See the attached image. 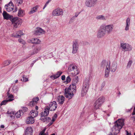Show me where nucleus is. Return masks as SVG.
Returning a JSON list of instances; mask_svg holds the SVG:
<instances>
[{
	"label": "nucleus",
	"mask_w": 135,
	"mask_h": 135,
	"mask_svg": "<svg viewBox=\"0 0 135 135\" xmlns=\"http://www.w3.org/2000/svg\"><path fill=\"white\" fill-rule=\"evenodd\" d=\"M78 77L75 79L76 81L73 82V84L70 85L68 88H66L65 90V95L66 97L68 98L69 99H71L73 96V91L75 92L76 84H77L78 81Z\"/></svg>",
	"instance_id": "f257e3e1"
},
{
	"label": "nucleus",
	"mask_w": 135,
	"mask_h": 135,
	"mask_svg": "<svg viewBox=\"0 0 135 135\" xmlns=\"http://www.w3.org/2000/svg\"><path fill=\"white\" fill-rule=\"evenodd\" d=\"M124 120L123 119H119L114 123V125L112 128L114 135H117L119 133L120 129L124 125Z\"/></svg>",
	"instance_id": "f03ea898"
},
{
	"label": "nucleus",
	"mask_w": 135,
	"mask_h": 135,
	"mask_svg": "<svg viewBox=\"0 0 135 135\" xmlns=\"http://www.w3.org/2000/svg\"><path fill=\"white\" fill-rule=\"evenodd\" d=\"M68 70L73 76H75L79 73V71L77 66L75 64H71L69 66Z\"/></svg>",
	"instance_id": "7ed1b4c3"
},
{
	"label": "nucleus",
	"mask_w": 135,
	"mask_h": 135,
	"mask_svg": "<svg viewBox=\"0 0 135 135\" xmlns=\"http://www.w3.org/2000/svg\"><path fill=\"white\" fill-rule=\"evenodd\" d=\"M101 64L102 67H104L105 66L106 67L105 71V78H107L109 75V69L110 67V63L109 62H107L104 60L102 61Z\"/></svg>",
	"instance_id": "20e7f679"
},
{
	"label": "nucleus",
	"mask_w": 135,
	"mask_h": 135,
	"mask_svg": "<svg viewBox=\"0 0 135 135\" xmlns=\"http://www.w3.org/2000/svg\"><path fill=\"white\" fill-rule=\"evenodd\" d=\"M102 25L105 30L106 33L109 34L111 33L113 31L114 27V25L113 24L106 25L105 24H103Z\"/></svg>",
	"instance_id": "39448f33"
},
{
	"label": "nucleus",
	"mask_w": 135,
	"mask_h": 135,
	"mask_svg": "<svg viewBox=\"0 0 135 135\" xmlns=\"http://www.w3.org/2000/svg\"><path fill=\"white\" fill-rule=\"evenodd\" d=\"M104 102V98L102 97H100L96 101L94 104V108L98 109L100 107Z\"/></svg>",
	"instance_id": "423d86ee"
},
{
	"label": "nucleus",
	"mask_w": 135,
	"mask_h": 135,
	"mask_svg": "<svg viewBox=\"0 0 135 135\" xmlns=\"http://www.w3.org/2000/svg\"><path fill=\"white\" fill-rule=\"evenodd\" d=\"M11 21L13 24L14 27L15 28H17L18 26L20 25L21 24V20L19 19L17 17H14L12 18L11 19Z\"/></svg>",
	"instance_id": "0eeeda50"
},
{
	"label": "nucleus",
	"mask_w": 135,
	"mask_h": 135,
	"mask_svg": "<svg viewBox=\"0 0 135 135\" xmlns=\"http://www.w3.org/2000/svg\"><path fill=\"white\" fill-rule=\"evenodd\" d=\"M97 0H86L85 4L86 6L89 7H94L96 4Z\"/></svg>",
	"instance_id": "6e6552de"
},
{
	"label": "nucleus",
	"mask_w": 135,
	"mask_h": 135,
	"mask_svg": "<svg viewBox=\"0 0 135 135\" xmlns=\"http://www.w3.org/2000/svg\"><path fill=\"white\" fill-rule=\"evenodd\" d=\"M106 33L105 30L101 25L100 26V29L98 31L97 37L99 38H101L104 36Z\"/></svg>",
	"instance_id": "1a4fd4ad"
},
{
	"label": "nucleus",
	"mask_w": 135,
	"mask_h": 135,
	"mask_svg": "<svg viewBox=\"0 0 135 135\" xmlns=\"http://www.w3.org/2000/svg\"><path fill=\"white\" fill-rule=\"evenodd\" d=\"M63 13V12L62 9L58 8L53 11L52 15L54 16H59L62 15Z\"/></svg>",
	"instance_id": "9d476101"
},
{
	"label": "nucleus",
	"mask_w": 135,
	"mask_h": 135,
	"mask_svg": "<svg viewBox=\"0 0 135 135\" xmlns=\"http://www.w3.org/2000/svg\"><path fill=\"white\" fill-rule=\"evenodd\" d=\"M5 8L8 12L12 11L14 8V5L11 1L9 3L5 5Z\"/></svg>",
	"instance_id": "9b49d317"
},
{
	"label": "nucleus",
	"mask_w": 135,
	"mask_h": 135,
	"mask_svg": "<svg viewBox=\"0 0 135 135\" xmlns=\"http://www.w3.org/2000/svg\"><path fill=\"white\" fill-rule=\"evenodd\" d=\"M7 113L8 114H9V116L11 117L12 118L14 116V114H15V115L17 118H20L22 114V110H19V111L17 112L16 113H14V112H9V111H7Z\"/></svg>",
	"instance_id": "f8f14e48"
},
{
	"label": "nucleus",
	"mask_w": 135,
	"mask_h": 135,
	"mask_svg": "<svg viewBox=\"0 0 135 135\" xmlns=\"http://www.w3.org/2000/svg\"><path fill=\"white\" fill-rule=\"evenodd\" d=\"M120 46L122 49L124 50L125 51H130L132 50L131 46L127 43H121Z\"/></svg>",
	"instance_id": "ddd939ff"
},
{
	"label": "nucleus",
	"mask_w": 135,
	"mask_h": 135,
	"mask_svg": "<svg viewBox=\"0 0 135 135\" xmlns=\"http://www.w3.org/2000/svg\"><path fill=\"white\" fill-rule=\"evenodd\" d=\"M57 106V105L56 102L53 101L50 103L47 108L51 111H54L56 109Z\"/></svg>",
	"instance_id": "4468645a"
},
{
	"label": "nucleus",
	"mask_w": 135,
	"mask_h": 135,
	"mask_svg": "<svg viewBox=\"0 0 135 135\" xmlns=\"http://www.w3.org/2000/svg\"><path fill=\"white\" fill-rule=\"evenodd\" d=\"M78 48V41L77 40L73 41V45L72 52L73 54H74L77 52Z\"/></svg>",
	"instance_id": "2eb2a0df"
},
{
	"label": "nucleus",
	"mask_w": 135,
	"mask_h": 135,
	"mask_svg": "<svg viewBox=\"0 0 135 135\" xmlns=\"http://www.w3.org/2000/svg\"><path fill=\"white\" fill-rule=\"evenodd\" d=\"M117 66V64L115 62H113L112 63V65L110 66L109 69V73L110 70L111 72H114L115 71Z\"/></svg>",
	"instance_id": "dca6fc26"
},
{
	"label": "nucleus",
	"mask_w": 135,
	"mask_h": 135,
	"mask_svg": "<svg viewBox=\"0 0 135 135\" xmlns=\"http://www.w3.org/2000/svg\"><path fill=\"white\" fill-rule=\"evenodd\" d=\"M28 42L29 43L35 44H39L41 43L40 40L36 38H33L31 39L28 40Z\"/></svg>",
	"instance_id": "f3484780"
},
{
	"label": "nucleus",
	"mask_w": 135,
	"mask_h": 135,
	"mask_svg": "<svg viewBox=\"0 0 135 135\" xmlns=\"http://www.w3.org/2000/svg\"><path fill=\"white\" fill-rule=\"evenodd\" d=\"M45 32V31L42 29L40 28H37L36 30L35 31L34 34L36 35H40L43 34Z\"/></svg>",
	"instance_id": "a211bd4d"
},
{
	"label": "nucleus",
	"mask_w": 135,
	"mask_h": 135,
	"mask_svg": "<svg viewBox=\"0 0 135 135\" xmlns=\"http://www.w3.org/2000/svg\"><path fill=\"white\" fill-rule=\"evenodd\" d=\"M41 48L40 47H38L35 48L31 54L30 55V56H28L26 57V58L25 59V60L29 58L31 55H33L38 53L40 50Z\"/></svg>",
	"instance_id": "6ab92c4d"
},
{
	"label": "nucleus",
	"mask_w": 135,
	"mask_h": 135,
	"mask_svg": "<svg viewBox=\"0 0 135 135\" xmlns=\"http://www.w3.org/2000/svg\"><path fill=\"white\" fill-rule=\"evenodd\" d=\"M39 100V98L38 97H36L35 98H33L32 101L30 102L29 103V105L31 107L33 106L36 105L37 103V101Z\"/></svg>",
	"instance_id": "aec40b11"
},
{
	"label": "nucleus",
	"mask_w": 135,
	"mask_h": 135,
	"mask_svg": "<svg viewBox=\"0 0 135 135\" xmlns=\"http://www.w3.org/2000/svg\"><path fill=\"white\" fill-rule=\"evenodd\" d=\"M49 110L48 108H45L44 111L42 112L41 113V117H42L47 116L49 113Z\"/></svg>",
	"instance_id": "412c9836"
},
{
	"label": "nucleus",
	"mask_w": 135,
	"mask_h": 135,
	"mask_svg": "<svg viewBox=\"0 0 135 135\" xmlns=\"http://www.w3.org/2000/svg\"><path fill=\"white\" fill-rule=\"evenodd\" d=\"M89 79H86L83 82L82 87L88 89L89 86Z\"/></svg>",
	"instance_id": "4be33fe9"
},
{
	"label": "nucleus",
	"mask_w": 135,
	"mask_h": 135,
	"mask_svg": "<svg viewBox=\"0 0 135 135\" xmlns=\"http://www.w3.org/2000/svg\"><path fill=\"white\" fill-rule=\"evenodd\" d=\"M4 19L6 20L10 19L11 20L13 17L9 15L6 11H4L2 13Z\"/></svg>",
	"instance_id": "5701e85b"
},
{
	"label": "nucleus",
	"mask_w": 135,
	"mask_h": 135,
	"mask_svg": "<svg viewBox=\"0 0 135 135\" xmlns=\"http://www.w3.org/2000/svg\"><path fill=\"white\" fill-rule=\"evenodd\" d=\"M23 35L24 33L22 32L21 31H20L17 32L15 35L14 34H12V36L16 38H20L21 36Z\"/></svg>",
	"instance_id": "b1692460"
},
{
	"label": "nucleus",
	"mask_w": 135,
	"mask_h": 135,
	"mask_svg": "<svg viewBox=\"0 0 135 135\" xmlns=\"http://www.w3.org/2000/svg\"><path fill=\"white\" fill-rule=\"evenodd\" d=\"M65 101V98L62 95H59L58 97L57 102L60 104H62Z\"/></svg>",
	"instance_id": "393cba45"
},
{
	"label": "nucleus",
	"mask_w": 135,
	"mask_h": 135,
	"mask_svg": "<svg viewBox=\"0 0 135 135\" xmlns=\"http://www.w3.org/2000/svg\"><path fill=\"white\" fill-rule=\"evenodd\" d=\"M33 130L31 127H28L26 129L25 135H32Z\"/></svg>",
	"instance_id": "a878e982"
},
{
	"label": "nucleus",
	"mask_w": 135,
	"mask_h": 135,
	"mask_svg": "<svg viewBox=\"0 0 135 135\" xmlns=\"http://www.w3.org/2000/svg\"><path fill=\"white\" fill-rule=\"evenodd\" d=\"M35 122V120L34 118L30 116L27 119L26 121V123L27 124H32Z\"/></svg>",
	"instance_id": "bb28decb"
},
{
	"label": "nucleus",
	"mask_w": 135,
	"mask_h": 135,
	"mask_svg": "<svg viewBox=\"0 0 135 135\" xmlns=\"http://www.w3.org/2000/svg\"><path fill=\"white\" fill-rule=\"evenodd\" d=\"M62 73V72L61 71H58L55 75L51 76L50 78H53V79H55L59 77Z\"/></svg>",
	"instance_id": "cd10ccee"
},
{
	"label": "nucleus",
	"mask_w": 135,
	"mask_h": 135,
	"mask_svg": "<svg viewBox=\"0 0 135 135\" xmlns=\"http://www.w3.org/2000/svg\"><path fill=\"white\" fill-rule=\"evenodd\" d=\"M130 24V20L129 18H128L126 20V26L125 28V30L127 31L129 30V27Z\"/></svg>",
	"instance_id": "c85d7f7f"
},
{
	"label": "nucleus",
	"mask_w": 135,
	"mask_h": 135,
	"mask_svg": "<svg viewBox=\"0 0 135 135\" xmlns=\"http://www.w3.org/2000/svg\"><path fill=\"white\" fill-rule=\"evenodd\" d=\"M96 20L105 21L106 20V17L103 15H100L97 16L95 17Z\"/></svg>",
	"instance_id": "c756f323"
},
{
	"label": "nucleus",
	"mask_w": 135,
	"mask_h": 135,
	"mask_svg": "<svg viewBox=\"0 0 135 135\" xmlns=\"http://www.w3.org/2000/svg\"><path fill=\"white\" fill-rule=\"evenodd\" d=\"M39 7V6L36 5L35 7H34L31 9V10L29 12L30 14H32L36 12L37 11V9Z\"/></svg>",
	"instance_id": "7c9ffc66"
},
{
	"label": "nucleus",
	"mask_w": 135,
	"mask_h": 135,
	"mask_svg": "<svg viewBox=\"0 0 135 135\" xmlns=\"http://www.w3.org/2000/svg\"><path fill=\"white\" fill-rule=\"evenodd\" d=\"M88 90V89L82 87L81 93V96L83 97L85 95Z\"/></svg>",
	"instance_id": "2f4dec72"
},
{
	"label": "nucleus",
	"mask_w": 135,
	"mask_h": 135,
	"mask_svg": "<svg viewBox=\"0 0 135 135\" xmlns=\"http://www.w3.org/2000/svg\"><path fill=\"white\" fill-rule=\"evenodd\" d=\"M14 99H8L6 100H3L1 103V105H5L8 102H11L13 101Z\"/></svg>",
	"instance_id": "473e14b6"
},
{
	"label": "nucleus",
	"mask_w": 135,
	"mask_h": 135,
	"mask_svg": "<svg viewBox=\"0 0 135 135\" xmlns=\"http://www.w3.org/2000/svg\"><path fill=\"white\" fill-rule=\"evenodd\" d=\"M31 113L32 114L31 116L33 117V118L37 115L38 112L37 111L32 110L31 111Z\"/></svg>",
	"instance_id": "72a5a7b5"
},
{
	"label": "nucleus",
	"mask_w": 135,
	"mask_h": 135,
	"mask_svg": "<svg viewBox=\"0 0 135 135\" xmlns=\"http://www.w3.org/2000/svg\"><path fill=\"white\" fill-rule=\"evenodd\" d=\"M23 11L21 8L18 9V16H19L21 17L23 16Z\"/></svg>",
	"instance_id": "f704fd0d"
},
{
	"label": "nucleus",
	"mask_w": 135,
	"mask_h": 135,
	"mask_svg": "<svg viewBox=\"0 0 135 135\" xmlns=\"http://www.w3.org/2000/svg\"><path fill=\"white\" fill-rule=\"evenodd\" d=\"M11 61L10 60H7L4 61L3 64L4 66H6L9 65L11 63Z\"/></svg>",
	"instance_id": "c9c22d12"
},
{
	"label": "nucleus",
	"mask_w": 135,
	"mask_h": 135,
	"mask_svg": "<svg viewBox=\"0 0 135 135\" xmlns=\"http://www.w3.org/2000/svg\"><path fill=\"white\" fill-rule=\"evenodd\" d=\"M9 90L7 93V95L8 96V99H13V95L12 94H10L9 93Z\"/></svg>",
	"instance_id": "e433bc0d"
},
{
	"label": "nucleus",
	"mask_w": 135,
	"mask_h": 135,
	"mask_svg": "<svg viewBox=\"0 0 135 135\" xmlns=\"http://www.w3.org/2000/svg\"><path fill=\"white\" fill-rule=\"evenodd\" d=\"M13 91L15 92H17L18 90V88L16 86H14L12 88Z\"/></svg>",
	"instance_id": "4c0bfd02"
},
{
	"label": "nucleus",
	"mask_w": 135,
	"mask_h": 135,
	"mask_svg": "<svg viewBox=\"0 0 135 135\" xmlns=\"http://www.w3.org/2000/svg\"><path fill=\"white\" fill-rule=\"evenodd\" d=\"M132 63V60H129L128 63V64L127 65V68H129Z\"/></svg>",
	"instance_id": "58836bf2"
},
{
	"label": "nucleus",
	"mask_w": 135,
	"mask_h": 135,
	"mask_svg": "<svg viewBox=\"0 0 135 135\" xmlns=\"http://www.w3.org/2000/svg\"><path fill=\"white\" fill-rule=\"evenodd\" d=\"M19 42L23 44H26V42L23 39H19L18 40Z\"/></svg>",
	"instance_id": "ea45409f"
},
{
	"label": "nucleus",
	"mask_w": 135,
	"mask_h": 135,
	"mask_svg": "<svg viewBox=\"0 0 135 135\" xmlns=\"http://www.w3.org/2000/svg\"><path fill=\"white\" fill-rule=\"evenodd\" d=\"M71 79L69 76H68L66 78V81L67 83H69L71 81Z\"/></svg>",
	"instance_id": "a19ab883"
},
{
	"label": "nucleus",
	"mask_w": 135,
	"mask_h": 135,
	"mask_svg": "<svg viewBox=\"0 0 135 135\" xmlns=\"http://www.w3.org/2000/svg\"><path fill=\"white\" fill-rule=\"evenodd\" d=\"M41 119L44 122L47 121V118L46 117H44V118H42Z\"/></svg>",
	"instance_id": "79ce46f5"
},
{
	"label": "nucleus",
	"mask_w": 135,
	"mask_h": 135,
	"mask_svg": "<svg viewBox=\"0 0 135 135\" xmlns=\"http://www.w3.org/2000/svg\"><path fill=\"white\" fill-rule=\"evenodd\" d=\"M23 81L26 82V81H28V78H27L26 77H25L23 76Z\"/></svg>",
	"instance_id": "37998d69"
},
{
	"label": "nucleus",
	"mask_w": 135,
	"mask_h": 135,
	"mask_svg": "<svg viewBox=\"0 0 135 135\" xmlns=\"http://www.w3.org/2000/svg\"><path fill=\"white\" fill-rule=\"evenodd\" d=\"M17 1L19 4H21L23 2V0H17Z\"/></svg>",
	"instance_id": "c03bdc74"
},
{
	"label": "nucleus",
	"mask_w": 135,
	"mask_h": 135,
	"mask_svg": "<svg viewBox=\"0 0 135 135\" xmlns=\"http://www.w3.org/2000/svg\"><path fill=\"white\" fill-rule=\"evenodd\" d=\"M65 75H63L61 76V79L62 80H64L65 79Z\"/></svg>",
	"instance_id": "a18cd8bd"
},
{
	"label": "nucleus",
	"mask_w": 135,
	"mask_h": 135,
	"mask_svg": "<svg viewBox=\"0 0 135 135\" xmlns=\"http://www.w3.org/2000/svg\"><path fill=\"white\" fill-rule=\"evenodd\" d=\"M105 85V83H103L101 85V89L102 90V88H103Z\"/></svg>",
	"instance_id": "49530a36"
},
{
	"label": "nucleus",
	"mask_w": 135,
	"mask_h": 135,
	"mask_svg": "<svg viewBox=\"0 0 135 135\" xmlns=\"http://www.w3.org/2000/svg\"><path fill=\"white\" fill-rule=\"evenodd\" d=\"M17 11V8L16 6H15V10L13 11V12H16Z\"/></svg>",
	"instance_id": "de8ad7c7"
},
{
	"label": "nucleus",
	"mask_w": 135,
	"mask_h": 135,
	"mask_svg": "<svg viewBox=\"0 0 135 135\" xmlns=\"http://www.w3.org/2000/svg\"><path fill=\"white\" fill-rule=\"evenodd\" d=\"M57 114H55L54 116L53 117V118L56 119L57 117Z\"/></svg>",
	"instance_id": "09e8293b"
},
{
	"label": "nucleus",
	"mask_w": 135,
	"mask_h": 135,
	"mask_svg": "<svg viewBox=\"0 0 135 135\" xmlns=\"http://www.w3.org/2000/svg\"><path fill=\"white\" fill-rule=\"evenodd\" d=\"M80 12L78 13H75V17H78V15H79L80 13Z\"/></svg>",
	"instance_id": "8fccbe9b"
},
{
	"label": "nucleus",
	"mask_w": 135,
	"mask_h": 135,
	"mask_svg": "<svg viewBox=\"0 0 135 135\" xmlns=\"http://www.w3.org/2000/svg\"><path fill=\"white\" fill-rule=\"evenodd\" d=\"M48 4H47L46 3V4L44 5L43 8V9H44L46 7V6H47Z\"/></svg>",
	"instance_id": "3c124183"
},
{
	"label": "nucleus",
	"mask_w": 135,
	"mask_h": 135,
	"mask_svg": "<svg viewBox=\"0 0 135 135\" xmlns=\"http://www.w3.org/2000/svg\"><path fill=\"white\" fill-rule=\"evenodd\" d=\"M127 132V135H131V134L130 133L128 132L127 131H126Z\"/></svg>",
	"instance_id": "603ef678"
},
{
	"label": "nucleus",
	"mask_w": 135,
	"mask_h": 135,
	"mask_svg": "<svg viewBox=\"0 0 135 135\" xmlns=\"http://www.w3.org/2000/svg\"><path fill=\"white\" fill-rule=\"evenodd\" d=\"M53 123V122H52V121H51L48 124V125L49 126H50Z\"/></svg>",
	"instance_id": "864d4df0"
},
{
	"label": "nucleus",
	"mask_w": 135,
	"mask_h": 135,
	"mask_svg": "<svg viewBox=\"0 0 135 135\" xmlns=\"http://www.w3.org/2000/svg\"><path fill=\"white\" fill-rule=\"evenodd\" d=\"M56 119L52 117V120L51 121H52V122H54L55 121Z\"/></svg>",
	"instance_id": "5fc2aeb1"
},
{
	"label": "nucleus",
	"mask_w": 135,
	"mask_h": 135,
	"mask_svg": "<svg viewBox=\"0 0 135 135\" xmlns=\"http://www.w3.org/2000/svg\"><path fill=\"white\" fill-rule=\"evenodd\" d=\"M23 109L24 110H25V111H26V110H27V108L26 107H23Z\"/></svg>",
	"instance_id": "6e6d98bb"
},
{
	"label": "nucleus",
	"mask_w": 135,
	"mask_h": 135,
	"mask_svg": "<svg viewBox=\"0 0 135 135\" xmlns=\"http://www.w3.org/2000/svg\"><path fill=\"white\" fill-rule=\"evenodd\" d=\"M38 60V59H36L34 61H33V63H35L36 61H37Z\"/></svg>",
	"instance_id": "4d7b16f0"
},
{
	"label": "nucleus",
	"mask_w": 135,
	"mask_h": 135,
	"mask_svg": "<svg viewBox=\"0 0 135 135\" xmlns=\"http://www.w3.org/2000/svg\"><path fill=\"white\" fill-rule=\"evenodd\" d=\"M51 1V0H48L47 2L46 3H47V4H48L49 3V2H50Z\"/></svg>",
	"instance_id": "13d9d810"
},
{
	"label": "nucleus",
	"mask_w": 135,
	"mask_h": 135,
	"mask_svg": "<svg viewBox=\"0 0 135 135\" xmlns=\"http://www.w3.org/2000/svg\"><path fill=\"white\" fill-rule=\"evenodd\" d=\"M4 125H2L1 126V128H4Z\"/></svg>",
	"instance_id": "bf43d9fd"
},
{
	"label": "nucleus",
	"mask_w": 135,
	"mask_h": 135,
	"mask_svg": "<svg viewBox=\"0 0 135 135\" xmlns=\"http://www.w3.org/2000/svg\"><path fill=\"white\" fill-rule=\"evenodd\" d=\"M47 121H49V120H50V117H47Z\"/></svg>",
	"instance_id": "052dcab7"
},
{
	"label": "nucleus",
	"mask_w": 135,
	"mask_h": 135,
	"mask_svg": "<svg viewBox=\"0 0 135 135\" xmlns=\"http://www.w3.org/2000/svg\"><path fill=\"white\" fill-rule=\"evenodd\" d=\"M34 64V63H33V62L32 63H31V65H30L31 66V67H32L33 66V65Z\"/></svg>",
	"instance_id": "680f3d73"
},
{
	"label": "nucleus",
	"mask_w": 135,
	"mask_h": 135,
	"mask_svg": "<svg viewBox=\"0 0 135 135\" xmlns=\"http://www.w3.org/2000/svg\"><path fill=\"white\" fill-rule=\"evenodd\" d=\"M35 109L36 110H37L38 109V107L37 106H36L35 107Z\"/></svg>",
	"instance_id": "e2e57ef3"
},
{
	"label": "nucleus",
	"mask_w": 135,
	"mask_h": 135,
	"mask_svg": "<svg viewBox=\"0 0 135 135\" xmlns=\"http://www.w3.org/2000/svg\"><path fill=\"white\" fill-rule=\"evenodd\" d=\"M18 80H17L15 81V83H17L18 82Z\"/></svg>",
	"instance_id": "0e129e2a"
},
{
	"label": "nucleus",
	"mask_w": 135,
	"mask_h": 135,
	"mask_svg": "<svg viewBox=\"0 0 135 135\" xmlns=\"http://www.w3.org/2000/svg\"><path fill=\"white\" fill-rule=\"evenodd\" d=\"M108 135H113L112 133H110Z\"/></svg>",
	"instance_id": "69168bd1"
},
{
	"label": "nucleus",
	"mask_w": 135,
	"mask_h": 135,
	"mask_svg": "<svg viewBox=\"0 0 135 135\" xmlns=\"http://www.w3.org/2000/svg\"><path fill=\"white\" fill-rule=\"evenodd\" d=\"M134 135H135V132H134Z\"/></svg>",
	"instance_id": "338daca9"
},
{
	"label": "nucleus",
	"mask_w": 135,
	"mask_h": 135,
	"mask_svg": "<svg viewBox=\"0 0 135 135\" xmlns=\"http://www.w3.org/2000/svg\"><path fill=\"white\" fill-rule=\"evenodd\" d=\"M21 81H22V79H21Z\"/></svg>",
	"instance_id": "774afa93"
}]
</instances>
